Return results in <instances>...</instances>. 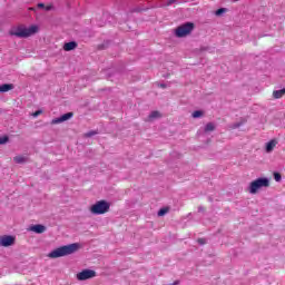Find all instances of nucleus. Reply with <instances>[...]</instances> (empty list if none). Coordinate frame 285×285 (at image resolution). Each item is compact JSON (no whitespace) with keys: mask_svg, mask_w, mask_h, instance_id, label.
Returning <instances> with one entry per match:
<instances>
[{"mask_svg":"<svg viewBox=\"0 0 285 285\" xmlns=\"http://www.w3.org/2000/svg\"><path fill=\"white\" fill-rule=\"evenodd\" d=\"M224 12H226L225 8H220L218 10L215 11L216 17H222V14H224Z\"/></svg>","mask_w":285,"mask_h":285,"instance_id":"aec40b11","label":"nucleus"},{"mask_svg":"<svg viewBox=\"0 0 285 285\" xmlns=\"http://www.w3.org/2000/svg\"><path fill=\"white\" fill-rule=\"evenodd\" d=\"M232 1H234V3H236V1H239V0H232Z\"/></svg>","mask_w":285,"mask_h":285,"instance_id":"cd10ccee","label":"nucleus"},{"mask_svg":"<svg viewBox=\"0 0 285 285\" xmlns=\"http://www.w3.org/2000/svg\"><path fill=\"white\" fill-rule=\"evenodd\" d=\"M161 117V114L159 111H151L149 115V119H159Z\"/></svg>","mask_w":285,"mask_h":285,"instance_id":"a211bd4d","label":"nucleus"},{"mask_svg":"<svg viewBox=\"0 0 285 285\" xmlns=\"http://www.w3.org/2000/svg\"><path fill=\"white\" fill-rule=\"evenodd\" d=\"M110 210V203L106 200H99L90 207L92 215H106Z\"/></svg>","mask_w":285,"mask_h":285,"instance_id":"20e7f679","label":"nucleus"},{"mask_svg":"<svg viewBox=\"0 0 285 285\" xmlns=\"http://www.w3.org/2000/svg\"><path fill=\"white\" fill-rule=\"evenodd\" d=\"M37 32H39V27L37 24H32L28 28L20 27L12 35L20 39H28V37H32V35H37Z\"/></svg>","mask_w":285,"mask_h":285,"instance_id":"f03ea898","label":"nucleus"},{"mask_svg":"<svg viewBox=\"0 0 285 285\" xmlns=\"http://www.w3.org/2000/svg\"><path fill=\"white\" fill-rule=\"evenodd\" d=\"M159 88H166V85L165 83H160Z\"/></svg>","mask_w":285,"mask_h":285,"instance_id":"bb28decb","label":"nucleus"},{"mask_svg":"<svg viewBox=\"0 0 285 285\" xmlns=\"http://www.w3.org/2000/svg\"><path fill=\"white\" fill-rule=\"evenodd\" d=\"M13 161L16 164H26V157H23V156H16V157H13Z\"/></svg>","mask_w":285,"mask_h":285,"instance_id":"2eb2a0df","label":"nucleus"},{"mask_svg":"<svg viewBox=\"0 0 285 285\" xmlns=\"http://www.w3.org/2000/svg\"><path fill=\"white\" fill-rule=\"evenodd\" d=\"M275 181H282V175L279 173L274 174Z\"/></svg>","mask_w":285,"mask_h":285,"instance_id":"4be33fe9","label":"nucleus"},{"mask_svg":"<svg viewBox=\"0 0 285 285\" xmlns=\"http://www.w3.org/2000/svg\"><path fill=\"white\" fill-rule=\"evenodd\" d=\"M30 230L32 233H37L38 235H41L42 233H46V226L38 224L30 227Z\"/></svg>","mask_w":285,"mask_h":285,"instance_id":"1a4fd4ad","label":"nucleus"},{"mask_svg":"<svg viewBox=\"0 0 285 285\" xmlns=\"http://www.w3.org/2000/svg\"><path fill=\"white\" fill-rule=\"evenodd\" d=\"M191 117H193L194 119H199V117H204V111H202V110H196V111H194V112L191 114Z\"/></svg>","mask_w":285,"mask_h":285,"instance_id":"dca6fc26","label":"nucleus"},{"mask_svg":"<svg viewBox=\"0 0 285 285\" xmlns=\"http://www.w3.org/2000/svg\"><path fill=\"white\" fill-rule=\"evenodd\" d=\"M198 244H203V245L206 244V239L199 238V239H198Z\"/></svg>","mask_w":285,"mask_h":285,"instance_id":"a878e982","label":"nucleus"},{"mask_svg":"<svg viewBox=\"0 0 285 285\" xmlns=\"http://www.w3.org/2000/svg\"><path fill=\"white\" fill-rule=\"evenodd\" d=\"M167 213H170V207H164L158 210V217H164V215H167Z\"/></svg>","mask_w":285,"mask_h":285,"instance_id":"4468645a","label":"nucleus"},{"mask_svg":"<svg viewBox=\"0 0 285 285\" xmlns=\"http://www.w3.org/2000/svg\"><path fill=\"white\" fill-rule=\"evenodd\" d=\"M284 95H285V88H283L281 90L273 91L274 99H282V97H284Z\"/></svg>","mask_w":285,"mask_h":285,"instance_id":"ddd939ff","label":"nucleus"},{"mask_svg":"<svg viewBox=\"0 0 285 285\" xmlns=\"http://www.w3.org/2000/svg\"><path fill=\"white\" fill-rule=\"evenodd\" d=\"M9 139L10 138L8 136L1 137L0 138V146L3 145V144H8Z\"/></svg>","mask_w":285,"mask_h":285,"instance_id":"412c9836","label":"nucleus"},{"mask_svg":"<svg viewBox=\"0 0 285 285\" xmlns=\"http://www.w3.org/2000/svg\"><path fill=\"white\" fill-rule=\"evenodd\" d=\"M75 117L73 112H67L60 116L59 118H55L51 120V126H57V124H63V121H68L69 119H72Z\"/></svg>","mask_w":285,"mask_h":285,"instance_id":"0eeeda50","label":"nucleus"},{"mask_svg":"<svg viewBox=\"0 0 285 285\" xmlns=\"http://www.w3.org/2000/svg\"><path fill=\"white\" fill-rule=\"evenodd\" d=\"M38 8H45V10L49 12V10H52V4L46 6L43 2H40L38 3Z\"/></svg>","mask_w":285,"mask_h":285,"instance_id":"6ab92c4d","label":"nucleus"},{"mask_svg":"<svg viewBox=\"0 0 285 285\" xmlns=\"http://www.w3.org/2000/svg\"><path fill=\"white\" fill-rule=\"evenodd\" d=\"M275 146H277V140H271L266 144V153H273L275 150Z\"/></svg>","mask_w":285,"mask_h":285,"instance_id":"f8f14e48","label":"nucleus"},{"mask_svg":"<svg viewBox=\"0 0 285 285\" xmlns=\"http://www.w3.org/2000/svg\"><path fill=\"white\" fill-rule=\"evenodd\" d=\"M43 111L41 110H37L36 112H33V117H39V115H41Z\"/></svg>","mask_w":285,"mask_h":285,"instance_id":"b1692460","label":"nucleus"},{"mask_svg":"<svg viewBox=\"0 0 285 285\" xmlns=\"http://www.w3.org/2000/svg\"><path fill=\"white\" fill-rule=\"evenodd\" d=\"M77 250H79V244L73 243L53 249L51 253L48 254V257H50V259H57L59 257L72 255L73 253H77Z\"/></svg>","mask_w":285,"mask_h":285,"instance_id":"f257e3e1","label":"nucleus"},{"mask_svg":"<svg viewBox=\"0 0 285 285\" xmlns=\"http://www.w3.org/2000/svg\"><path fill=\"white\" fill-rule=\"evenodd\" d=\"M242 124H244V122L234 124V125H233V128H239V126H242Z\"/></svg>","mask_w":285,"mask_h":285,"instance_id":"393cba45","label":"nucleus"},{"mask_svg":"<svg viewBox=\"0 0 285 285\" xmlns=\"http://www.w3.org/2000/svg\"><path fill=\"white\" fill-rule=\"evenodd\" d=\"M14 89V85L12 83H4L0 85V92H10V90Z\"/></svg>","mask_w":285,"mask_h":285,"instance_id":"9b49d317","label":"nucleus"},{"mask_svg":"<svg viewBox=\"0 0 285 285\" xmlns=\"http://www.w3.org/2000/svg\"><path fill=\"white\" fill-rule=\"evenodd\" d=\"M95 135H97V131H89L85 134V137H95Z\"/></svg>","mask_w":285,"mask_h":285,"instance_id":"5701e85b","label":"nucleus"},{"mask_svg":"<svg viewBox=\"0 0 285 285\" xmlns=\"http://www.w3.org/2000/svg\"><path fill=\"white\" fill-rule=\"evenodd\" d=\"M14 244V237L4 235L0 237V246L8 248V246H12Z\"/></svg>","mask_w":285,"mask_h":285,"instance_id":"6e6552de","label":"nucleus"},{"mask_svg":"<svg viewBox=\"0 0 285 285\" xmlns=\"http://www.w3.org/2000/svg\"><path fill=\"white\" fill-rule=\"evenodd\" d=\"M193 30H195V23L186 22L175 29V36L181 39L184 37H188Z\"/></svg>","mask_w":285,"mask_h":285,"instance_id":"39448f33","label":"nucleus"},{"mask_svg":"<svg viewBox=\"0 0 285 285\" xmlns=\"http://www.w3.org/2000/svg\"><path fill=\"white\" fill-rule=\"evenodd\" d=\"M268 186H271V180H268V178H258L249 184L248 190L250 195H257V191L261 190V188H268Z\"/></svg>","mask_w":285,"mask_h":285,"instance_id":"7ed1b4c3","label":"nucleus"},{"mask_svg":"<svg viewBox=\"0 0 285 285\" xmlns=\"http://www.w3.org/2000/svg\"><path fill=\"white\" fill-rule=\"evenodd\" d=\"M215 130V124L208 122L205 127V132H213Z\"/></svg>","mask_w":285,"mask_h":285,"instance_id":"f3484780","label":"nucleus"},{"mask_svg":"<svg viewBox=\"0 0 285 285\" xmlns=\"http://www.w3.org/2000/svg\"><path fill=\"white\" fill-rule=\"evenodd\" d=\"M29 10H35V8L31 7V8H29Z\"/></svg>","mask_w":285,"mask_h":285,"instance_id":"c85d7f7f","label":"nucleus"},{"mask_svg":"<svg viewBox=\"0 0 285 285\" xmlns=\"http://www.w3.org/2000/svg\"><path fill=\"white\" fill-rule=\"evenodd\" d=\"M77 46H78V45H77L76 41L66 42V43L63 45V50H65V52H70V51H72V50H76Z\"/></svg>","mask_w":285,"mask_h":285,"instance_id":"9d476101","label":"nucleus"},{"mask_svg":"<svg viewBox=\"0 0 285 285\" xmlns=\"http://www.w3.org/2000/svg\"><path fill=\"white\" fill-rule=\"evenodd\" d=\"M78 282H86V279H92L97 277V272L94 269H83L76 275Z\"/></svg>","mask_w":285,"mask_h":285,"instance_id":"423d86ee","label":"nucleus"}]
</instances>
